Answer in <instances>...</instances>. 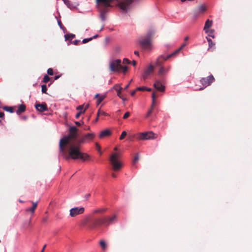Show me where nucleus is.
Listing matches in <instances>:
<instances>
[{"label": "nucleus", "instance_id": "obj_1", "mask_svg": "<svg viewBox=\"0 0 252 252\" xmlns=\"http://www.w3.org/2000/svg\"><path fill=\"white\" fill-rule=\"evenodd\" d=\"M79 144L74 145L70 144L68 148L69 156L66 157V158L67 159L69 158L73 159H80L82 160H88L89 158V156L86 154L82 153L80 150Z\"/></svg>", "mask_w": 252, "mask_h": 252}, {"label": "nucleus", "instance_id": "obj_2", "mask_svg": "<svg viewBox=\"0 0 252 252\" xmlns=\"http://www.w3.org/2000/svg\"><path fill=\"white\" fill-rule=\"evenodd\" d=\"M77 128L75 126H71L69 128V134L67 136H64L61 139L60 141V152L65 154V146L68 144L70 139H75L77 136Z\"/></svg>", "mask_w": 252, "mask_h": 252}, {"label": "nucleus", "instance_id": "obj_3", "mask_svg": "<svg viewBox=\"0 0 252 252\" xmlns=\"http://www.w3.org/2000/svg\"><path fill=\"white\" fill-rule=\"evenodd\" d=\"M117 219L116 215H114L111 217H105L103 218H95L92 221L91 227H96L102 225H109L112 223Z\"/></svg>", "mask_w": 252, "mask_h": 252}, {"label": "nucleus", "instance_id": "obj_4", "mask_svg": "<svg viewBox=\"0 0 252 252\" xmlns=\"http://www.w3.org/2000/svg\"><path fill=\"white\" fill-rule=\"evenodd\" d=\"M154 34L153 31H149L145 36H141L138 42L140 46L144 49H149L151 48L152 44V39Z\"/></svg>", "mask_w": 252, "mask_h": 252}, {"label": "nucleus", "instance_id": "obj_5", "mask_svg": "<svg viewBox=\"0 0 252 252\" xmlns=\"http://www.w3.org/2000/svg\"><path fill=\"white\" fill-rule=\"evenodd\" d=\"M121 156V154L120 152L113 153L111 155L110 161L112 166V168L114 171H118L122 167V164L119 160Z\"/></svg>", "mask_w": 252, "mask_h": 252}, {"label": "nucleus", "instance_id": "obj_6", "mask_svg": "<svg viewBox=\"0 0 252 252\" xmlns=\"http://www.w3.org/2000/svg\"><path fill=\"white\" fill-rule=\"evenodd\" d=\"M158 135L154 133L153 131H147L140 132L137 134L136 138L138 140H145L154 139L157 138Z\"/></svg>", "mask_w": 252, "mask_h": 252}, {"label": "nucleus", "instance_id": "obj_7", "mask_svg": "<svg viewBox=\"0 0 252 252\" xmlns=\"http://www.w3.org/2000/svg\"><path fill=\"white\" fill-rule=\"evenodd\" d=\"M181 50L182 48H179L172 54L168 55L166 57L164 56H161L159 57L157 60V61L156 62V65L158 66H160L164 61L167 60L171 57L175 56V55L178 54Z\"/></svg>", "mask_w": 252, "mask_h": 252}, {"label": "nucleus", "instance_id": "obj_8", "mask_svg": "<svg viewBox=\"0 0 252 252\" xmlns=\"http://www.w3.org/2000/svg\"><path fill=\"white\" fill-rule=\"evenodd\" d=\"M110 69L113 72H119L121 70V61L120 59L112 61L110 63Z\"/></svg>", "mask_w": 252, "mask_h": 252}, {"label": "nucleus", "instance_id": "obj_9", "mask_svg": "<svg viewBox=\"0 0 252 252\" xmlns=\"http://www.w3.org/2000/svg\"><path fill=\"white\" fill-rule=\"evenodd\" d=\"M133 0H122L118 1V6L124 11H127Z\"/></svg>", "mask_w": 252, "mask_h": 252}, {"label": "nucleus", "instance_id": "obj_10", "mask_svg": "<svg viewBox=\"0 0 252 252\" xmlns=\"http://www.w3.org/2000/svg\"><path fill=\"white\" fill-rule=\"evenodd\" d=\"M95 137V134L94 133H88L83 137H82L78 141V144H81L86 142H89L94 139Z\"/></svg>", "mask_w": 252, "mask_h": 252}, {"label": "nucleus", "instance_id": "obj_11", "mask_svg": "<svg viewBox=\"0 0 252 252\" xmlns=\"http://www.w3.org/2000/svg\"><path fill=\"white\" fill-rule=\"evenodd\" d=\"M215 81V78L212 75H210L207 77L202 78L200 81L201 84L204 86V88L211 85Z\"/></svg>", "mask_w": 252, "mask_h": 252}, {"label": "nucleus", "instance_id": "obj_12", "mask_svg": "<svg viewBox=\"0 0 252 252\" xmlns=\"http://www.w3.org/2000/svg\"><path fill=\"white\" fill-rule=\"evenodd\" d=\"M84 211V207H75L70 210L69 215L71 217H75L77 215L83 214Z\"/></svg>", "mask_w": 252, "mask_h": 252}, {"label": "nucleus", "instance_id": "obj_13", "mask_svg": "<svg viewBox=\"0 0 252 252\" xmlns=\"http://www.w3.org/2000/svg\"><path fill=\"white\" fill-rule=\"evenodd\" d=\"M154 71V66L150 64L149 66L145 70L144 72L142 74V77L144 79H147L149 75Z\"/></svg>", "mask_w": 252, "mask_h": 252}, {"label": "nucleus", "instance_id": "obj_14", "mask_svg": "<svg viewBox=\"0 0 252 252\" xmlns=\"http://www.w3.org/2000/svg\"><path fill=\"white\" fill-rule=\"evenodd\" d=\"M35 107L36 109L40 112H43L48 109L47 104L45 103L36 104L35 105Z\"/></svg>", "mask_w": 252, "mask_h": 252}, {"label": "nucleus", "instance_id": "obj_15", "mask_svg": "<svg viewBox=\"0 0 252 252\" xmlns=\"http://www.w3.org/2000/svg\"><path fill=\"white\" fill-rule=\"evenodd\" d=\"M154 87L158 91L163 92L165 90V87L162 85L161 83L159 80H156L154 84Z\"/></svg>", "mask_w": 252, "mask_h": 252}, {"label": "nucleus", "instance_id": "obj_16", "mask_svg": "<svg viewBox=\"0 0 252 252\" xmlns=\"http://www.w3.org/2000/svg\"><path fill=\"white\" fill-rule=\"evenodd\" d=\"M32 203V207L31 208H27L26 210L27 212H30L31 214H33L37 206V203L31 201Z\"/></svg>", "mask_w": 252, "mask_h": 252}, {"label": "nucleus", "instance_id": "obj_17", "mask_svg": "<svg viewBox=\"0 0 252 252\" xmlns=\"http://www.w3.org/2000/svg\"><path fill=\"white\" fill-rule=\"evenodd\" d=\"M26 107L24 104H20L18 106V109L16 111V113L17 115H19L21 113L24 112L26 111Z\"/></svg>", "mask_w": 252, "mask_h": 252}, {"label": "nucleus", "instance_id": "obj_18", "mask_svg": "<svg viewBox=\"0 0 252 252\" xmlns=\"http://www.w3.org/2000/svg\"><path fill=\"white\" fill-rule=\"evenodd\" d=\"M114 0H96L97 2H101L104 4L105 7L111 6V2Z\"/></svg>", "mask_w": 252, "mask_h": 252}, {"label": "nucleus", "instance_id": "obj_19", "mask_svg": "<svg viewBox=\"0 0 252 252\" xmlns=\"http://www.w3.org/2000/svg\"><path fill=\"white\" fill-rule=\"evenodd\" d=\"M111 134V131L108 129H105L102 131L99 135V137L100 138H102L104 137L108 136Z\"/></svg>", "mask_w": 252, "mask_h": 252}, {"label": "nucleus", "instance_id": "obj_20", "mask_svg": "<svg viewBox=\"0 0 252 252\" xmlns=\"http://www.w3.org/2000/svg\"><path fill=\"white\" fill-rule=\"evenodd\" d=\"M212 21L209 20V19L207 20L205 22L204 30L206 32H208V31L207 30L212 26Z\"/></svg>", "mask_w": 252, "mask_h": 252}, {"label": "nucleus", "instance_id": "obj_21", "mask_svg": "<svg viewBox=\"0 0 252 252\" xmlns=\"http://www.w3.org/2000/svg\"><path fill=\"white\" fill-rule=\"evenodd\" d=\"M206 7L205 6V5H199L196 9V12L197 13H203L204 12V11H205L206 10Z\"/></svg>", "mask_w": 252, "mask_h": 252}, {"label": "nucleus", "instance_id": "obj_22", "mask_svg": "<svg viewBox=\"0 0 252 252\" xmlns=\"http://www.w3.org/2000/svg\"><path fill=\"white\" fill-rule=\"evenodd\" d=\"M113 88L117 91V95L118 96H120L121 95V90L123 89L122 87H121L118 84L115 85Z\"/></svg>", "mask_w": 252, "mask_h": 252}, {"label": "nucleus", "instance_id": "obj_23", "mask_svg": "<svg viewBox=\"0 0 252 252\" xmlns=\"http://www.w3.org/2000/svg\"><path fill=\"white\" fill-rule=\"evenodd\" d=\"M169 68L170 67H168V68L165 69L162 66L160 67L158 70V74L160 75H164L166 72H167L169 70Z\"/></svg>", "mask_w": 252, "mask_h": 252}, {"label": "nucleus", "instance_id": "obj_24", "mask_svg": "<svg viewBox=\"0 0 252 252\" xmlns=\"http://www.w3.org/2000/svg\"><path fill=\"white\" fill-rule=\"evenodd\" d=\"M105 97V96L104 95H102V96H99L98 94H95V97H98V99H97V102H96V104L97 105H99L103 100Z\"/></svg>", "mask_w": 252, "mask_h": 252}, {"label": "nucleus", "instance_id": "obj_25", "mask_svg": "<svg viewBox=\"0 0 252 252\" xmlns=\"http://www.w3.org/2000/svg\"><path fill=\"white\" fill-rule=\"evenodd\" d=\"M2 109L5 111L9 112L10 113L14 112V107L11 106H3Z\"/></svg>", "mask_w": 252, "mask_h": 252}, {"label": "nucleus", "instance_id": "obj_26", "mask_svg": "<svg viewBox=\"0 0 252 252\" xmlns=\"http://www.w3.org/2000/svg\"><path fill=\"white\" fill-rule=\"evenodd\" d=\"M155 103H152V105H151V106L150 107V109H149V110L148 111V112L147 113V114L146 115L145 117L146 118H148L151 115L152 113L153 112V110H154V107L155 106Z\"/></svg>", "mask_w": 252, "mask_h": 252}, {"label": "nucleus", "instance_id": "obj_27", "mask_svg": "<svg viewBox=\"0 0 252 252\" xmlns=\"http://www.w3.org/2000/svg\"><path fill=\"white\" fill-rule=\"evenodd\" d=\"M206 38L209 43V49H211L214 47L215 45V43H214L210 38L208 37H206Z\"/></svg>", "mask_w": 252, "mask_h": 252}, {"label": "nucleus", "instance_id": "obj_28", "mask_svg": "<svg viewBox=\"0 0 252 252\" xmlns=\"http://www.w3.org/2000/svg\"><path fill=\"white\" fill-rule=\"evenodd\" d=\"M99 245L101 247L103 250H105L107 247L106 242L103 240H100L99 241Z\"/></svg>", "mask_w": 252, "mask_h": 252}, {"label": "nucleus", "instance_id": "obj_29", "mask_svg": "<svg viewBox=\"0 0 252 252\" xmlns=\"http://www.w3.org/2000/svg\"><path fill=\"white\" fill-rule=\"evenodd\" d=\"M75 35L73 34H66L64 35L65 40L72 39L74 38Z\"/></svg>", "mask_w": 252, "mask_h": 252}, {"label": "nucleus", "instance_id": "obj_30", "mask_svg": "<svg viewBox=\"0 0 252 252\" xmlns=\"http://www.w3.org/2000/svg\"><path fill=\"white\" fill-rule=\"evenodd\" d=\"M63 1L68 8H71L72 7V4L71 3V2L69 0H63Z\"/></svg>", "mask_w": 252, "mask_h": 252}, {"label": "nucleus", "instance_id": "obj_31", "mask_svg": "<svg viewBox=\"0 0 252 252\" xmlns=\"http://www.w3.org/2000/svg\"><path fill=\"white\" fill-rule=\"evenodd\" d=\"M97 116H99L100 115L108 116V114L103 111H101L100 109H99L97 112Z\"/></svg>", "mask_w": 252, "mask_h": 252}, {"label": "nucleus", "instance_id": "obj_32", "mask_svg": "<svg viewBox=\"0 0 252 252\" xmlns=\"http://www.w3.org/2000/svg\"><path fill=\"white\" fill-rule=\"evenodd\" d=\"M47 88L46 85H42L41 86V91L42 93L47 94Z\"/></svg>", "mask_w": 252, "mask_h": 252}, {"label": "nucleus", "instance_id": "obj_33", "mask_svg": "<svg viewBox=\"0 0 252 252\" xmlns=\"http://www.w3.org/2000/svg\"><path fill=\"white\" fill-rule=\"evenodd\" d=\"M106 211V209H98L94 211V213H101L104 212Z\"/></svg>", "mask_w": 252, "mask_h": 252}, {"label": "nucleus", "instance_id": "obj_34", "mask_svg": "<svg viewBox=\"0 0 252 252\" xmlns=\"http://www.w3.org/2000/svg\"><path fill=\"white\" fill-rule=\"evenodd\" d=\"M126 131H124L122 132L120 137V140H123V139L125 138V137L126 136Z\"/></svg>", "mask_w": 252, "mask_h": 252}, {"label": "nucleus", "instance_id": "obj_35", "mask_svg": "<svg viewBox=\"0 0 252 252\" xmlns=\"http://www.w3.org/2000/svg\"><path fill=\"white\" fill-rule=\"evenodd\" d=\"M50 78L47 75H45L43 78V82L46 83L50 80Z\"/></svg>", "mask_w": 252, "mask_h": 252}, {"label": "nucleus", "instance_id": "obj_36", "mask_svg": "<svg viewBox=\"0 0 252 252\" xmlns=\"http://www.w3.org/2000/svg\"><path fill=\"white\" fill-rule=\"evenodd\" d=\"M100 18L102 20L104 21L105 19V12L103 11H101L100 12Z\"/></svg>", "mask_w": 252, "mask_h": 252}, {"label": "nucleus", "instance_id": "obj_37", "mask_svg": "<svg viewBox=\"0 0 252 252\" xmlns=\"http://www.w3.org/2000/svg\"><path fill=\"white\" fill-rule=\"evenodd\" d=\"M85 113V110H83V111H79V112H78L76 115H75V118L76 119H78L79 118V117L80 116L81 114H82V113Z\"/></svg>", "mask_w": 252, "mask_h": 252}, {"label": "nucleus", "instance_id": "obj_38", "mask_svg": "<svg viewBox=\"0 0 252 252\" xmlns=\"http://www.w3.org/2000/svg\"><path fill=\"white\" fill-rule=\"evenodd\" d=\"M84 104L79 105L78 106H77L76 107V109L77 110H79V111H83L84 110Z\"/></svg>", "mask_w": 252, "mask_h": 252}, {"label": "nucleus", "instance_id": "obj_39", "mask_svg": "<svg viewBox=\"0 0 252 252\" xmlns=\"http://www.w3.org/2000/svg\"><path fill=\"white\" fill-rule=\"evenodd\" d=\"M139 159V155L138 154H137L134 157L133 160V163H135Z\"/></svg>", "mask_w": 252, "mask_h": 252}, {"label": "nucleus", "instance_id": "obj_40", "mask_svg": "<svg viewBox=\"0 0 252 252\" xmlns=\"http://www.w3.org/2000/svg\"><path fill=\"white\" fill-rule=\"evenodd\" d=\"M93 39V38H85L83 40H82V43H87L88 42L92 40Z\"/></svg>", "mask_w": 252, "mask_h": 252}, {"label": "nucleus", "instance_id": "obj_41", "mask_svg": "<svg viewBox=\"0 0 252 252\" xmlns=\"http://www.w3.org/2000/svg\"><path fill=\"white\" fill-rule=\"evenodd\" d=\"M152 103H155V99L157 97V96L155 93H153L152 94Z\"/></svg>", "mask_w": 252, "mask_h": 252}, {"label": "nucleus", "instance_id": "obj_42", "mask_svg": "<svg viewBox=\"0 0 252 252\" xmlns=\"http://www.w3.org/2000/svg\"><path fill=\"white\" fill-rule=\"evenodd\" d=\"M146 90V87L143 86V87H139L136 88V90L137 91H145Z\"/></svg>", "mask_w": 252, "mask_h": 252}, {"label": "nucleus", "instance_id": "obj_43", "mask_svg": "<svg viewBox=\"0 0 252 252\" xmlns=\"http://www.w3.org/2000/svg\"><path fill=\"white\" fill-rule=\"evenodd\" d=\"M47 73L50 75H52L53 74V70L52 68H50L47 70Z\"/></svg>", "mask_w": 252, "mask_h": 252}, {"label": "nucleus", "instance_id": "obj_44", "mask_svg": "<svg viewBox=\"0 0 252 252\" xmlns=\"http://www.w3.org/2000/svg\"><path fill=\"white\" fill-rule=\"evenodd\" d=\"M123 63L129 64L130 62L128 59L125 58L123 59Z\"/></svg>", "mask_w": 252, "mask_h": 252}, {"label": "nucleus", "instance_id": "obj_45", "mask_svg": "<svg viewBox=\"0 0 252 252\" xmlns=\"http://www.w3.org/2000/svg\"><path fill=\"white\" fill-rule=\"evenodd\" d=\"M121 69H122L124 73H125L127 71L128 68L126 66H123L122 65Z\"/></svg>", "mask_w": 252, "mask_h": 252}, {"label": "nucleus", "instance_id": "obj_46", "mask_svg": "<svg viewBox=\"0 0 252 252\" xmlns=\"http://www.w3.org/2000/svg\"><path fill=\"white\" fill-rule=\"evenodd\" d=\"M129 115H130L129 112H126L123 116V119H126L129 116Z\"/></svg>", "mask_w": 252, "mask_h": 252}, {"label": "nucleus", "instance_id": "obj_47", "mask_svg": "<svg viewBox=\"0 0 252 252\" xmlns=\"http://www.w3.org/2000/svg\"><path fill=\"white\" fill-rule=\"evenodd\" d=\"M88 220H89V218H87L86 219V220H84L82 222V225H83V226L85 225L87 223V222H88Z\"/></svg>", "mask_w": 252, "mask_h": 252}, {"label": "nucleus", "instance_id": "obj_48", "mask_svg": "<svg viewBox=\"0 0 252 252\" xmlns=\"http://www.w3.org/2000/svg\"><path fill=\"white\" fill-rule=\"evenodd\" d=\"M214 31V30H211L210 31H208V32H209L208 35H209V36H212L213 38H214V35H212V34L213 33Z\"/></svg>", "mask_w": 252, "mask_h": 252}, {"label": "nucleus", "instance_id": "obj_49", "mask_svg": "<svg viewBox=\"0 0 252 252\" xmlns=\"http://www.w3.org/2000/svg\"><path fill=\"white\" fill-rule=\"evenodd\" d=\"M48 221V217H44L42 219V222H47Z\"/></svg>", "mask_w": 252, "mask_h": 252}, {"label": "nucleus", "instance_id": "obj_50", "mask_svg": "<svg viewBox=\"0 0 252 252\" xmlns=\"http://www.w3.org/2000/svg\"><path fill=\"white\" fill-rule=\"evenodd\" d=\"M75 123L77 126H80L81 125V124H83L84 123L83 122H82L81 123L80 122H75Z\"/></svg>", "mask_w": 252, "mask_h": 252}, {"label": "nucleus", "instance_id": "obj_51", "mask_svg": "<svg viewBox=\"0 0 252 252\" xmlns=\"http://www.w3.org/2000/svg\"><path fill=\"white\" fill-rule=\"evenodd\" d=\"M132 81V79H131V80L130 81L129 83L128 84H127V85H126L125 86V87L124 89H125V90H126V89H127L129 87V85H130V83Z\"/></svg>", "mask_w": 252, "mask_h": 252}, {"label": "nucleus", "instance_id": "obj_52", "mask_svg": "<svg viewBox=\"0 0 252 252\" xmlns=\"http://www.w3.org/2000/svg\"><path fill=\"white\" fill-rule=\"evenodd\" d=\"M137 91V90H136H136H135L133 91L132 92H131V96H134V95H135V93H136V92Z\"/></svg>", "mask_w": 252, "mask_h": 252}, {"label": "nucleus", "instance_id": "obj_53", "mask_svg": "<svg viewBox=\"0 0 252 252\" xmlns=\"http://www.w3.org/2000/svg\"><path fill=\"white\" fill-rule=\"evenodd\" d=\"M120 98H121L123 101H126V98L123 97V95H121L120 96H119Z\"/></svg>", "mask_w": 252, "mask_h": 252}, {"label": "nucleus", "instance_id": "obj_54", "mask_svg": "<svg viewBox=\"0 0 252 252\" xmlns=\"http://www.w3.org/2000/svg\"><path fill=\"white\" fill-rule=\"evenodd\" d=\"M89 104H86L85 105V108L84 107V110H85V112L86 110L89 108Z\"/></svg>", "mask_w": 252, "mask_h": 252}, {"label": "nucleus", "instance_id": "obj_55", "mask_svg": "<svg viewBox=\"0 0 252 252\" xmlns=\"http://www.w3.org/2000/svg\"><path fill=\"white\" fill-rule=\"evenodd\" d=\"M95 145H96V148L97 149V150H99L100 149V146L98 145V144L97 143H95Z\"/></svg>", "mask_w": 252, "mask_h": 252}, {"label": "nucleus", "instance_id": "obj_56", "mask_svg": "<svg viewBox=\"0 0 252 252\" xmlns=\"http://www.w3.org/2000/svg\"><path fill=\"white\" fill-rule=\"evenodd\" d=\"M79 42H80V41H79V40H75L73 41V43H74V45H77V44H78V43Z\"/></svg>", "mask_w": 252, "mask_h": 252}, {"label": "nucleus", "instance_id": "obj_57", "mask_svg": "<svg viewBox=\"0 0 252 252\" xmlns=\"http://www.w3.org/2000/svg\"><path fill=\"white\" fill-rule=\"evenodd\" d=\"M4 113H3L2 112H0V118H2L4 117Z\"/></svg>", "mask_w": 252, "mask_h": 252}, {"label": "nucleus", "instance_id": "obj_58", "mask_svg": "<svg viewBox=\"0 0 252 252\" xmlns=\"http://www.w3.org/2000/svg\"><path fill=\"white\" fill-rule=\"evenodd\" d=\"M132 63L133 66H135L136 64V62L134 60H133L132 62Z\"/></svg>", "mask_w": 252, "mask_h": 252}, {"label": "nucleus", "instance_id": "obj_59", "mask_svg": "<svg viewBox=\"0 0 252 252\" xmlns=\"http://www.w3.org/2000/svg\"><path fill=\"white\" fill-rule=\"evenodd\" d=\"M46 247V245L45 244V245H44V246H43V248H42V250H41V252H44V250H45V249Z\"/></svg>", "mask_w": 252, "mask_h": 252}, {"label": "nucleus", "instance_id": "obj_60", "mask_svg": "<svg viewBox=\"0 0 252 252\" xmlns=\"http://www.w3.org/2000/svg\"><path fill=\"white\" fill-rule=\"evenodd\" d=\"M151 90L152 89L151 88L146 87V90L145 91L150 92Z\"/></svg>", "mask_w": 252, "mask_h": 252}, {"label": "nucleus", "instance_id": "obj_61", "mask_svg": "<svg viewBox=\"0 0 252 252\" xmlns=\"http://www.w3.org/2000/svg\"><path fill=\"white\" fill-rule=\"evenodd\" d=\"M60 77V75H56L54 77L55 80H57L59 77Z\"/></svg>", "mask_w": 252, "mask_h": 252}, {"label": "nucleus", "instance_id": "obj_62", "mask_svg": "<svg viewBox=\"0 0 252 252\" xmlns=\"http://www.w3.org/2000/svg\"><path fill=\"white\" fill-rule=\"evenodd\" d=\"M58 25H59L60 27H61V26H62V23L61 21L60 20V21H58Z\"/></svg>", "mask_w": 252, "mask_h": 252}, {"label": "nucleus", "instance_id": "obj_63", "mask_svg": "<svg viewBox=\"0 0 252 252\" xmlns=\"http://www.w3.org/2000/svg\"><path fill=\"white\" fill-rule=\"evenodd\" d=\"M134 54L137 55V56H139V53L138 51H135L134 52Z\"/></svg>", "mask_w": 252, "mask_h": 252}, {"label": "nucleus", "instance_id": "obj_64", "mask_svg": "<svg viewBox=\"0 0 252 252\" xmlns=\"http://www.w3.org/2000/svg\"><path fill=\"white\" fill-rule=\"evenodd\" d=\"M112 176L113 178H116V175L115 173H112Z\"/></svg>", "mask_w": 252, "mask_h": 252}]
</instances>
